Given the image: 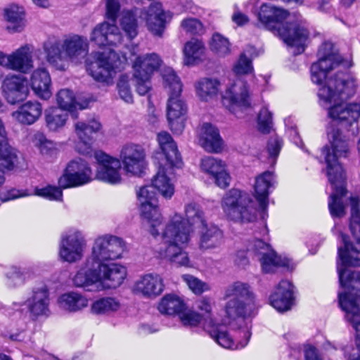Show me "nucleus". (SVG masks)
<instances>
[{
  "label": "nucleus",
  "instance_id": "f257e3e1",
  "mask_svg": "<svg viewBox=\"0 0 360 360\" xmlns=\"http://www.w3.org/2000/svg\"><path fill=\"white\" fill-rule=\"evenodd\" d=\"M340 114H329L328 136L330 146L322 149V155L326 163V174L333 188L328 202L330 213L333 217H341L345 215V205L342 198L346 194V174L342 165L338 162L341 158H347L349 153L347 140L342 135L340 129L336 127L347 128L356 122V118L348 114V117H340Z\"/></svg>",
  "mask_w": 360,
  "mask_h": 360
},
{
  "label": "nucleus",
  "instance_id": "f03ea898",
  "mask_svg": "<svg viewBox=\"0 0 360 360\" xmlns=\"http://www.w3.org/2000/svg\"><path fill=\"white\" fill-rule=\"evenodd\" d=\"M257 15L258 27L271 32L287 45L297 47L299 51H304L309 32L303 25L285 21L289 15L287 11L265 3L261 5Z\"/></svg>",
  "mask_w": 360,
  "mask_h": 360
},
{
  "label": "nucleus",
  "instance_id": "7ed1b4c3",
  "mask_svg": "<svg viewBox=\"0 0 360 360\" xmlns=\"http://www.w3.org/2000/svg\"><path fill=\"white\" fill-rule=\"evenodd\" d=\"M192 230L179 214H174L162 232L160 243L155 245L157 257L177 266H189L188 253L183 250L191 240Z\"/></svg>",
  "mask_w": 360,
  "mask_h": 360
},
{
  "label": "nucleus",
  "instance_id": "20e7f679",
  "mask_svg": "<svg viewBox=\"0 0 360 360\" xmlns=\"http://www.w3.org/2000/svg\"><path fill=\"white\" fill-rule=\"evenodd\" d=\"M354 79L343 72L327 79L318 90L320 101L328 105L329 112H360V103H345L355 91Z\"/></svg>",
  "mask_w": 360,
  "mask_h": 360
},
{
  "label": "nucleus",
  "instance_id": "39448f33",
  "mask_svg": "<svg viewBox=\"0 0 360 360\" xmlns=\"http://www.w3.org/2000/svg\"><path fill=\"white\" fill-rule=\"evenodd\" d=\"M47 61L58 70H64L68 60L79 61L89 52V43L85 37L77 34L63 40L49 39L44 44Z\"/></svg>",
  "mask_w": 360,
  "mask_h": 360
},
{
  "label": "nucleus",
  "instance_id": "423d86ee",
  "mask_svg": "<svg viewBox=\"0 0 360 360\" xmlns=\"http://www.w3.org/2000/svg\"><path fill=\"white\" fill-rule=\"evenodd\" d=\"M224 299L229 300L225 306L224 324L232 321H244L248 308L255 302V294L251 286L244 282L236 281L226 287Z\"/></svg>",
  "mask_w": 360,
  "mask_h": 360
},
{
  "label": "nucleus",
  "instance_id": "0eeeda50",
  "mask_svg": "<svg viewBox=\"0 0 360 360\" xmlns=\"http://www.w3.org/2000/svg\"><path fill=\"white\" fill-rule=\"evenodd\" d=\"M344 248H338V256L342 262L341 266H338L339 280L342 287H348L360 290V273L352 271L347 268V266L359 265L358 260L353 256V253L360 252V237L356 238L355 246L347 240V237L340 233Z\"/></svg>",
  "mask_w": 360,
  "mask_h": 360
},
{
  "label": "nucleus",
  "instance_id": "6e6552de",
  "mask_svg": "<svg viewBox=\"0 0 360 360\" xmlns=\"http://www.w3.org/2000/svg\"><path fill=\"white\" fill-rule=\"evenodd\" d=\"M120 64L119 56L111 49L92 53L86 60V70L99 82H108Z\"/></svg>",
  "mask_w": 360,
  "mask_h": 360
},
{
  "label": "nucleus",
  "instance_id": "1a4fd4ad",
  "mask_svg": "<svg viewBox=\"0 0 360 360\" xmlns=\"http://www.w3.org/2000/svg\"><path fill=\"white\" fill-rule=\"evenodd\" d=\"M251 203L248 193L232 189L224 197L221 206L232 220L251 221L255 219V210L250 206Z\"/></svg>",
  "mask_w": 360,
  "mask_h": 360
},
{
  "label": "nucleus",
  "instance_id": "9d476101",
  "mask_svg": "<svg viewBox=\"0 0 360 360\" xmlns=\"http://www.w3.org/2000/svg\"><path fill=\"white\" fill-rule=\"evenodd\" d=\"M317 56L318 61L311 66V79L314 83L321 85L326 79L329 72L342 62V58L336 53L333 44L330 41H326L321 44Z\"/></svg>",
  "mask_w": 360,
  "mask_h": 360
},
{
  "label": "nucleus",
  "instance_id": "9b49d317",
  "mask_svg": "<svg viewBox=\"0 0 360 360\" xmlns=\"http://www.w3.org/2000/svg\"><path fill=\"white\" fill-rule=\"evenodd\" d=\"M118 159L127 174L141 176L145 173L148 164L146 152L143 146L131 142L122 145Z\"/></svg>",
  "mask_w": 360,
  "mask_h": 360
},
{
  "label": "nucleus",
  "instance_id": "f8f14e48",
  "mask_svg": "<svg viewBox=\"0 0 360 360\" xmlns=\"http://www.w3.org/2000/svg\"><path fill=\"white\" fill-rule=\"evenodd\" d=\"M124 250V243L121 238L112 235H103L95 239L91 255L88 258L96 264L105 263L120 258Z\"/></svg>",
  "mask_w": 360,
  "mask_h": 360
},
{
  "label": "nucleus",
  "instance_id": "ddd939ff",
  "mask_svg": "<svg viewBox=\"0 0 360 360\" xmlns=\"http://www.w3.org/2000/svg\"><path fill=\"white\" fill-rule=\"evenodd\" d=\"M348 290H356L355 295L352 292H340L339 303L345 311L347 320L352 323L356 332V352H354L347 360H360V309L356 303V297L360 296V290L345 287Z\"/></svg>",
  "mask_w": 360,
  "mask_h": 360
},
{
  "label": "nucleus",
  "instance_id": "4468645a",
  "mask_svg": "<svg viewBox=\"0 0 360 360\" xmlns=\"http://www.w3.org/2000/svg\"><path fill=\"white\" fill-rule=\"evenodd\" d=\"M86 246V240L79 231L70 230L63 234L59 245L58 256L61 261L75 263L80 261Z\"/></svg>",
  "mask_w": 360,
  "mask_h": 360
},
{
  "label": "nucleus",
  "instance_id": "2eb2a0df",
  "mask_svg": "<svg viewBox=\"0 0 360 360\" xmlns=\"http://www.w3.org/2000/svg\"><path fill=\"white\" fill-rule=\"evenodd\" d=\"M223 321L224 319L221 323H219L216 320L210 319L208 321H206L205 329L210 333V336L224 348L237 349L245 347L248 345L250 338V333L248 328H242L239 331L240 335L243 334L244 339L238 343H236L229 334L220 328V326L223 325L231 326L233 328H235V324H239L243 321H232L231 324H224Z\"/></svg>",
  "mask_w": 360,
  "mask_h": 360
},
{
  "label": "nucleus",
  "instance_id": "dca6fc26",
  "mask_svg": "<svg viewBox=\"0 0 360 360\" xmlns=\"http://www.w3.org/2000/svg\"><path fill=\"white\" fill-rule=\"evenodd\" d=\"M0 65L22 74L29 73L34 68L32 46L25 44L10 54L0 51Z\"/></svg>",
  "mask_w": 360,
  "mask_h": 360
},
{
  "label": "nucleus",
  "instance_id": "f3484780",
  "mask_svg": "<svg viewBox=\"0 0 360 360\" xmlns=\"http://www.w3.org/2000/svg\"><path fill=\"white\" fill-rule=\"evenodd\" d=\"M92 180V172L88 163L79 158L70 161L58 179L59 187L67 188L80 186Z\"/></svg>",
  "mask_w": 360,
  "mask_h": 360
},
{
  "label": "nucleus",
  "instance_id": "a211bd4d",
  "mask_svg": "<svg viewBox=\"0 0 360 360\" xmlns=\"http://www.w3.org/2000/svg\"><path fill=\"white\" fill-rule=\"evenodd\" d=\"M221 103L229 110L250 107L251 98L247 83L240 78L234 80L221 94Z\"/></svg>",
  "mask_w": 360,
  "mask_h": 360
},
{
  "label": "nucleus",
  "instance_id": "6ab92c4d",
  "mask_svg": "<svg viewBox=\"0 0 360 360\" xmlns=\"http://www.w3.org/2000/svg\"><path fill=\"white\" fill-rule=\"evenodd\" d=\"M94 157L98 164L96 173L98 179L110 184H118L122 182V165L118 158L101 150L96 151Z\"/></svg>",
  "mask_w": 360,
  "mask_h": 360
},
{
  "label": "nucleus",
  "instance_id": "aec40b11",
  "mask_svg": "<svg viewBox=\"0 0 360 360\" xmlns=\"http://www.w3.org/2000/svg\"><path fill=\"white\" fill-rule=\"evenodd\" d=\"M97 264L89 258L82 264L72 278L74 286L86 291L100 289Z\"/></svg>",
  "mask_w": 360,
  "mask_h": 360
},
{
  "label": "nucleus",
  "instance_id": "412c9836",
  "mask_svg": "<svg viewBox=\"0 0 360 360\" xmlns=\"http://www.w3.org/2000/svg\"><path fill=\"white\" fill-rule=\"evenodd\" d=\"M100 288H116L126 278V268L117 263H99L97 264Z\"/></svg>",
  "mask_w": 360,
  "mask_h": 360
},
{
  "label": "nucleus",
  "instance_id": "4be33fe9",
  "mask_svg": "<svg viewBox=\"0 0 360 360\" xmlns=\"http://www.w3.org/2000/svg\"><path fill=\"white\" fill-rule=\"evenodd\" d=\"M200 167L202 172L214 179L219 187L224 188L229 186L231 176L223 160L212 156H206L201 159Z\"/></svg>",
  "mask_w": 360,
  "mask_h": 360
},
{
  "label": "nucleus",
  "instance_id": "5701e85b",
  "mask_svg": "<svg viewBox=\"0 0 360 360\" xmlns=\"http://www.w3.org/2000/svg\"><path fill=\"white\" fill-rule=\"evenodd\" d=\"M199 145L207 153H220L224 141L217 127L210 122L200 124L197 131Z\"/></svg>",
  "mask_w": 360,
  "mask_h": 360
},
{
  "label": "nucleus",
  "instance_id": "b1692460",
  "mask_svg": "<svg viewBox=\"0 0 360 360\" xmlns=\"http://www.w3.org/2000/svg\"><path fill=\"white\" fill-rule=\"evenodd\" d=\"M122 34L115 24L105 22L97 25L90 36L91 41L98 46H116L122 43Z\"/></svg>",
  "mask_w": 360,
  "mask_h": 360
},
{
  "label": "nucleus",
  "instance_id": "393cba45",
  "mask_svg": "<svg viewBox=\"0 0 360 360\" xmlns=\"http://www.w3.org/2000/svg\"><path fill=\"white\" fill-rule=\"evenodd\" d=\"M251 250L258 257L264 273H271L278 266L286 265V262L281 259L270 246L262 240H255L251 247Z\"/></svg>",
  "mask_w": 360,
  "mask_h": 360
},
{
  "label": "nucleus",
  "instance_id": "a878e982",
  "mask_svg": "<svg viewBox=\"0 0 360 360\" xmlns=\"http://www.w3.org/2000/svg\"><path fill=\"white\" fill-rule=\"evenodd\" d=\"M1 88L4 97L11 104L24 100L29 92L26 79L15 75L6 77Z\"/></svg>",
  "mask_w": 360,
  "mask_h": 360
},
{
  "label": "nucleus",
  "instance_id": "bb28decb",
  "mask_svg": "<svg viewBox=\"0 0 360 360\" xmlns=\"http://www.w3.org/2000/svg\"><path fill=\"white\" fill-rule=\"evenodd\" d=\"M132 290L135 294L147 298L156 297L163 292V279L158 274H146L134 283Z\"/></svg>",
  "mask_w": 360,
  "mask_h": 360
},
{
  "label": "nucleus",
  "instance_id": "cd10ccee",
  "mask_svg": "<svg viewBox=\"0 0 360 360\" xmlns=\"http://www.w3.org/2000/svg\"><path fill=\"white\" fill-rule=\"evenodd\" d=\"M101 129V123L94 119L89 120L88 122H77L75 132L79 139L76 144L77 150L82 154L89 153L94 142L93 134L99 131Z\"/></svg>",
  "mask_w": 360,
  "mask_h": 360
},
{
  "label": "nucleus",
  "instance_id": "c85d7f7f",
  "mask_svg": "<svg viewBox=\"0 0 360 360\" xmlns=\"http://www.w3.org/2000/svg\"><path fill=\"white\" fill-rule=\"evenodd\" d=\"M293 288L290 281H281L270 296L271 305L281 312L290 309L294 303Z\"/></svg>",
  "mask_w": 360,
  "mask_h": 360
},
{
  "label": "nucleus",
  "instance_id": "c756f323",
  "mask_svg": "<svg viewBox=\"0 0 360 360\" xmlns=\"http://www.w3.org/2000/svg\"><path fill=\"white\" fill-rule=\"evenodd\" d=\"M275 182L274 174L269 171L264 172L255 178L253 194L264 211L268 206L270 188L274 186Z\"/></svg>",
  "mask_w": 360,
  "mask_h": 360
},
{
  "label": "nucleus",
  "instance_id": "7c9ffc66",
  "mask_svg": "<svg viewBox=\"0 0 360 360\" xmlns=\"http://www.w3.org/2000/svg\"><path fill=\"white\" fill-rule=\"evenodd\" d=\"M172 167L169 165L160 164L151 180L153 187L166 200L171 199L175 192L174 184L168 176L169 170Z\"/></svg>",
  "mask_w": 360,
  "mask_h": 360
},
{
  "label": "nucleus",
  "instance_id": "2f4dec72",
  "mask_svg": "<svg viewBox=\"0 0 360 360\" xmlns=\"http://www.w3.org/2000/svg\"><path fill=\"white\" fill-rule=\"evenodd\" d=\"M159 147L165 155L166 163L169 167H180L181 156L177 146L171 135L167 131H161L157 135Z\"/></svg>",
  "mask_w": 360,
  "mask_h": 360
},
{
  "label": "nucleus",
  "instance_id": "473e14b6",
  "mask_svg": "<svg viewBox=\"0 0 360 360\" xmlns=\"http://www.w3.org/2000/svg\"><path fill=\"white\" fill-rule=\"evenodd\" d=\"M25 304L34 316L46 314L49 311V292L46 287L35 288L27 299Z\"/></svg>",
  "mask_w": 360,
  "mask_h": 360
},
{
  "label": "nucleus",
  "instance_id": "72a5a7b5",
  "mask_svg": "<svg viewBox=\"0 0 360 360\" xmlns=\"http://www.w3.org/2000/svg\"><path fill=\"white\" fill-rule=\"evenodd\" d=\"M172 15L169 12L164 11L160 5L156 4L150 8L147 26L148 30L154 34L161 37L165 28V24L170 20Z\"/></svg>",
  "mask_w": 360,
  "mask_h": 360
},
{
  "label": "nucleus",
  "instance_id": "f704fd0d",
  "mask_svg": "<svg viewBox=\"0 0 360 360\" xmlns=\"http://www.w3.org/2000/svg\"><path fill=\"white\" fill-rule=\"evenodd\" d=\"M141 216L149 226V232L157 237L160 235L162 217L156 203H140Z\"/></svg>",
  "mask_w": 360,
  "mask_h": 360
},
{
  "label": "nucleus",
  "instance_id": "c9c22d12",
  "mask_svg": "<svg viewBox=\"0 0 360 360\" xmlns=\"http://www.w3.org/2000/svg\"><path fill=\"white\" fill-rule=\"evenodd\" d=\"M161 63V58L155 53L141 56L137 57L133 63L134 72H136V75H140L141 73L145 77H151L152 74L160 68Z\"/></svg>",
  "mask_w": 360,
  "mask_h": 360
},
{
  "label": "nucleus",
  "instance_id": "e433bc0d",
  "mask_svg": "<svg viewBox=\"0 0 360 360\" xmlns=\"http://www.w3.org/2000/svg\"><path fill=\"white\" fill-rule=\"evenodd\" d=\"M220 86L218 79L203 77L195 83V94L200 101L207 102L217 96Z\"/></svg>",
  "mask_w": 360,
  "mask_h": 360
},
{
  "label": "nucleus",
  "instance_id": "4c0bfd02",
  "mask_svg": "<svg viewBox=\"0 0 360 360\" xmlns=\"http://www.w3.org/2000/svg\"><path fill=\"white\" fill-rule=\"evenodd\" d=\"M30 81L32 89L38 96L44 99L51 96V77L46 70L39 68L34 70Z\"/></svg>",
  "mask_w": 360,
  "mask_h": 360
},
{
  "label": "nucleus",
  "instance_id": "58836bf2",
  "mask_svg": "<svg viewBox=\"0 0 360 360\" xmlns=\"http://www.w3.org/2000/svg\"><path fill=\"white\" fill-rule=\"evenodd\" d=\"M4 18L8 22L6 29L9 32H20L24 29L25 22L23 7L16 4L8 6L4 9Z\"/></svg>",
  "mask_w": 360,
  "mask_h": 360
},
{
  "label": "nucleus",
  "instance_id": "ea45409f",
  "mask_svg": "<svg viewBox=\"0 0 360 360\" xmlns=\"http://www.w3.org/2000/svg\"><path fill=\"white\" fill-rule=\"evenodd\" d=\"M199 240V248L205 251L219 248L223 243V233L215 226L202 228Z\"/></svg>",
  "mask_w": 360,
  "mask_h": 360
},
{
  "label": "nucleus",
  "instance_id": "a19ab883",
  "mask_svg": "<svg viewBox=\"0 0 360 360\" xmlns=\"http://www.w3.org/2000/svg\"><path fill=\"white\" fill-rule=\"evenodd\" d=\"M61 308L71 312L82 310L88 306L89 300L86 296L77 292H69L63 294L58 300Z\"/></svg>",
  "mask_w": 360,
  "mask_h": 360
},
{
  "label": "nucleus",
  "instance_id": "79ce46f5",
  "mask_svg": "<svg viewBox=\"0 0 360 360\" xmlns=\"http://www.w3.org/2000/svg\"><path fill=\"white\" fill-rule=\"evenodd\" d=\"M205 44L201 40L191 39L184 45V63L187 65H193L200 62L205 54Z\"/></svg>",
  "mask_w": 360,
  "mask_h": 360
},
{
  "label": "nucleus",
  "instance_id": "37998d69",
  "mask_svg": "<svg viewBox=\"0 0 360 360\" xmlns=\"http://www.w3.org/2000/svg\"><path fill=\"white\" fill-rule=\"evenodd\" d=\"M57 103L62 110L74 111L86 109L87 101H76L74 94L69 89H61L57 94Z\"/></svg>",
  "mask_w": 360,
  "mask_h": 360
},
{
  "label": "nucleus",
  "instance_id": "c03bdc74",
  "mask_svg": "<svg viewBox=\"0 0 360 360\" xmlns=\"http://www.w3.org/2000/svg\"><path fill=\"white\" fill-rule=\"evenodd\" d=\"M18 160L16 150L6 138L0 141V174L4 176V170H11Z\"/></svg>",
  "mask_w": 360,
  "mask_h": 360
},
{
  "label": "nucleus",
  "instance_id": "a18cd8bd",
  "mask_svg": "<svg viewBox=\"0 0 360 360\" xmlns=\"http://www.w3.org/2000/svg\"><path fill=\"white\" fill-rule=\"evenodd\" d=\"M121 307L118 299L105 297L95 300L91 305V312L96 315H110L117 311Z\"/></svg>",
  "mask_w": 360,
  "mask_h": 360
},
{
  "label": "nucleus",
  "instance_id": "49530a36",
  "mask_svg": "<svg viewBox=\"0 0 360 360\" xmlns=\"http://www.w3.org/2000/svg\"><path fill=\"white\" fill-rule=\"evenodd\" d=\"M158 309L161 314L172 315L180 313L185 309L184 300L174 294L165 295L158 304Z\"/></svg>",
  "mask_w": 360,
  "mask_h": 360
},
{
  "label": "nucleus",
  "instance_id": "de8ad7c7",
  "mask_svg": "<svg viewBox=\"0 0 360 360\" xmlns=\"http://www.w3.org/2000/svg\"><path fill=\"white\" fill-rule=\"evenodd\" d=\"M184 212L186 221L190 226L197 228L206 226V219L204 212L198 204L195 202L188 203L185 206Z\"/></svg>",
  "mask_w": 360,
  "mask_h": 360
},
{
  "label": "nucleus",
  "instance_id": "09e8293b",
  "mask_svg": "<svg viewBox=\"0 0 360 360\" xmlns=\"http://www.w3.org/2000/svg\"><path fill=\"white\" fill-rule=\"evenodd\" d=\"M210 49L219 56H225L231 52V45L228 39L219 33L212 35Z\"/></svg>",
  "mask_w": 360,
  "mask_h": 360
},
{
  "label": "nucleus",
  "instance_id": "8fccbe9b",
  "mask_svg": "<svg viewBox=\"0 0 360 360\" xmlns=\"http://www.w3.org/2000/svg\"><path fill=\"white\" fill-rule=\"evenodd\" d=\"M120 24L122 30L130 39H133L137 35V20L131 11L123 13Z\"/></svg>",
  "mask_w": 360,
  "mask_h": 360
},
{
  "label": "nucleus",
  "instance_id": "3c124183",
  "mask_svg": "<svg viewBox=\"0 0 360 360\" xmlns=\"http://www.w3.org/2000/svg\"><path fill=\"white\" fill-rule=\"evenodd\" d=\"M162 75L165 85L171 89L172 94H179L182 85L174 70L171 68H166L162 71Z\"/></svg>",
  "mask_w": 360,
  "mask_h": 360
},
{
  "label": "nucleus",
  "instance_id": "603ef678",
  "mask_svg": "<svg viewBox=\"0 0 360 360\" xmlns=\"http://www.w3.org/2000/svg\"><path fill=\"white\" fill-rule=\"evenodd\" d=\"M181 278L188 285L189 289L195 295H200L210 289L207 283L202 281L192 275L184 274L181 276Z\"/></svg>",
  "mask_w": 360,
  "mask_h": 360
},
{
  "label": "nucleus",
  "instance_id": "864d4df0",
  "mask_svg": "<svg viewBox=\"0 0 360 360\" xmlns=\"http://www.w3.org/2000/svg\"><path fill=\"white\" fill-rule=\"evenodd\" d=\"M6 285L11 288L21 285L25 281V274L18 267H11L6 274Z\"/></svg>",
  "mask_w": 360,
  "mask_h": 360
},
{
  "label": "nucleus",
  "instance_id": "5fc2aeb1",
  "mask_svg": "<svg viewBox=\"0 0 360 360\" xmlns=\"http://www.w3.org/2000/svg\"><path fill=\"white\" fill-rule=\"evenodd\" d=\"M129 82V79L127 75H121L117 82V87L120 98L127 103H131L133 97Z\"/></svg>",
  "mask_w": 360,
  "mask_h": 360
},
{
  "label": "nucleus",
  "instance_id": "6e6d98bb",
  "mask_svg": "<svg viewBox=\"0 0 360 360\" xmlns=\"http://www.w3.org/2000/svg\"><path fill=\"white\" fill-rule=\"evenodd\" d=\"M283 146V141L278 136L271 137L267 143L266 150L271 165H274Z\"/></svg>",
  "mask_w": 360,
  "mask_h": 360
},
{
  "label": "nucleus",
  "instance_id": "4d7b16f0",
  "mask_svg": "<svg viewBox=\"0 0 360 360\" xmlns=\"http://www.w3.org/2000/svg\"><path fill=\"white\" fill-rule=\"evenodd\" d=\"M179 319L184 326L194 327L198 326L202 321L200 314L193 310H185L180 313Z\"/></svg>",
  "mask_w": 360,
  "mask_h": 360
},
{
  "label": "nucleus",
  "instance_id": "13d9d810",
  "mask_svg": "<svg viewBox=\"0 0 360 360\" xmlns=\"http://www.w3.org/2000/svg\"><path fill=\"white\" fill-rule=\"evenodd\" d=\"M181 27L186 32L191 34H201L204 31L202 22L194 18H188L183 20L181 23Z\"/></svg>",
  "mask_w": 360,
  "mask_h": 360
},
{
  "label": "nucleus",
  "instance_id": "bf43d9fd",
  "mask_svg": "<svg viewBox=\"0 0 360 360\" xmlns=\"http://www.w3.org/2000/svg\"><path fill=\"white\" fill-rule=\"evenodd\" d=\"M253 71L252 60L243 53L233 67V72L238 76L247 75Z\"/></svg>",
  "mask_w": 360,
  "mask_h": 360
},
{
  "label": "nucleus",
  "instance_id": "052dcab7",
  "mask_svg": "<svg viewBox=\"0 0 360 360\" xmlns=\"http://www.w3.org/2000/svg\"><path fill=\"white\" fill-rule=\"evenodd\" d=\"M60 188V187L58 188L56 186H47L41 188H37L35 190V194L51 200H60L63 196Z\"/></svg>",
  "mask_w": 360,
  "mask_h": 360
},
{
  "label": "nucleus",
  "instance_id": "680f3d73",
  "mask_svg": "<svg viewBox=\"0 0 360 360\" xmlns=\"http://www.w3.org/2000/svg\"><path fill=\"white\" fill-rule=\"evenodd\" d=\"M187 110L186 103L179 94H173L169 97L167 105V112H186Z\"/></svg>",
  "mask_w": 360,
  "mask_h": 360
},
{
  "label": "nucleus",
  "instance_id": "e2e57ef3",
  "mask_svg": "<svg viewBox=\"0 0 360 360\" xmlns=\"http://www.w3.org/2000/svg\"><path fill=\"white\" fill-rule=\"evenodd\" d=\"M185 114H167V121L171 130L176 134H181L185 127Z\"/></svg>",
  "mask_w": 360,
  "mask_h": 360
},
{
  "label": "nucleus",
  "instance_id": "0e129e2a",
  "mask_svg": "<svg viewBox=\"0 0 360 360\" xmlns=\"http://www.w3.org/2000/svg\"><path fill=\"white\" fill-rule=\"evenodd\" d=\"M155 188L151 186H144L136 191L139 203H156V196L154 192Z\"/></svg>",
  "mask_w": 360,
  "mask_h": 360
},
{
  "label": "nucleus",
  "instance_id": "69168bd1",
  "mask_svg": "<svg viewBox=\"0 0 360 360\" xmlns=\"http://www.w3.org/2000/svg\"><path fill=\"white\" fill-rule=\"evenodd\" d=\"M68 120V114H47L46 122L49 129L55 131L63 127Z\"/></svg>",
  "mask_w": 360,
  "mask_h": 360
},
{
  "label": "nucleus",
  "instance_id": "338daca9",
  "mask_svg": "<svg viewBox=\"0 0 360 360\" xmlns=\"http://www.w3.org/2000/svg\"><path fill=\"white\" fill-rule=\"evenodd\" d=\"M256 128L262 134H269L273 129L271 114H258Z\"/></svg>",
  "mask_w": 360,
  "mask_h": 360
},
{
  "label": "nucleus",
  "instance_id": "774afa93",
  "mask_svg": "<svg viewBox=\"0 0 360 360\" xmlns=\"http://www.w3.org/2000/svg\"><path fill=\"white\" fill-rule=\"evenodd\" d=\"M351 202V218L350 229H354L360 224V210L359 205L360 200L357 197H352L350 199Z\"/></svg>",
  "mask_w": 360,
  "mask_h": 360
}]
</instances>
